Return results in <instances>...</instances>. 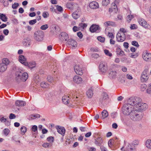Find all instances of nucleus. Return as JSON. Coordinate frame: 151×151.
<instances>
[{
	"label": "nucleus",
	"mask_w": 151,
	"mask_h": 151,
	"mask_svg": "<svg viewBox=\"0 0 151 151\" xmlns=\"http://www.w3.org/2000/svg\"><path fill=\"white\" fill-rule=\"evenodd\" d=\"M72 99L71 101L69 100V96L68 95H65L62 97V101L65 104H70V106L72 107L77 106V104L80 101L81 98L80 97L75 96L72 97Z\"/></svg>",
	"instance_id": "nucleus-1"
},
{
	"label": "nucleus",
	"mask_w": 151,
	"mask_h": 151,
	"mask_svg": "<svg viewBox=\"0 0 151 151\" xmlns=\"http://www.w3.org/2000/svg\"><path fill=\"white\" fill-rule=\"evenodd\" d=\"M136 101H140L138 103L134 104V109L135 110L141 111L143 110H145L148 107V105L147 104L143 103H141V99L139 98H137L136 99Z\"/></svg>",
	"instance_id": "nucleus-2"
},
{
	"label": "nucleus",
	"mask_w": 151,
	"mask_h": 151,
	"mask_svg": "<svg viewBox=\"0 0 151 151\" xmlns=\"http://www.w3.org/2000/svg\"><path fill=\"white\" fill-rule=\"evenodd\" d=\"M134 108V106L130 104L125 105L122 108V111L124 114L129 115L131 113H134V111L133 110Z\"/></svg>",
	"instance_id": "nucleus-3"
},
{
	"label": "nucleus",
	"mask_w": 151,
	"mask_h": 151,
	"mask_svg": "<svg viewBox=\"0 0 151 151\" xmlns=\"http://www.w3.org/2000/svg\"><path fill=\"white\" fill-rule=\"evenodd\" d=\"M44 33L42 30H39L35 32L34 38L35 40L38 41H41L43 40Z\"/></svg>",
	"instance_id": "nucleus-4"
},
{
	"label": "nucleus",
	"mask_w": 151,
	"mask_h": 151,
	"mask_svg": "<svg viewBox=\"0 0 151 151\" xmlns=\"http://www.w3.org/2000/svg\"><path fill=\"white\" fill-rule=\"evenodd\" d=\"M149 69V68L147 67L142 72L141 77V80L142 82H145L148 79L149 76L147 73Z\"/></svg>",
	"instance_id": "nucleus-5"
},
{
	"label": "nucleus",
	"mask_w": 151,
	"mask_h": 151,
	"mask_svg": "<svg viewBox=\"0 0 151 151\" xmlns=\"http://www.w3.org/2000/svg\"><path fill=\"white\" fill-rule=\"evenodd\" d=\"M74 70L77 74L81 76L83 75V70L81 66L76 65L74 67Z\"/></svg>",
	"instance_id": "nucleus-6"
},
{
	"label": "nucleus",
	"mask_w": 151,
	"mask_h": 151,
	"mask_svg": "<svg viewBox=\"0 0 151 151\" xmlns=\"http://www.w3.org/2000/svg\"><path fill=\"white\" fill-rule=\"evenodd\" d=\"M139 24L145 28L150 29L151 28L150 25L147 23V22L143 19L139 18L138 19Z\"/></svg>",
	"instance_id": "nucleus-7"
},
{
	"label": "nucleus",
	"mask_w": 151,
	"mask_h": 151,
	"mask_svg": "<svg viewBox=\"0 0 151 151\" xmlns=\"http://www.w3.org/2000/svg\"><path fill=\"white\" fill-rule=\"evenodd\" d=\"M69 38L68 34L65 32H62L59 36V39L61 41H66Z\"/></svg>",
	"instance_id": "nucleus-8"
},
{
	"label": "nucleus",
	"mask_w": 151,
	"mask_h": 151,
	"mask_svg": "<svg viewBox=\"0 0 151 151\" xmlns=\"http://www.w3.org/2000/svg\"><path fill=\"white\" fill-rule=\"evenodd\" d=\"M142 58L146 61L151 60V53L148 52L147 50L144 51L142 54Z\"/></svg>",
	"instance_id": "nucleus-9"
},
{
	"label": "nucleus",
	"mask_w": 151,
	"mask_h": 151,
	"mask_svg": "<svg viewBox=\"0 0 151 151\" xmlns=\"http://www.w3.org/2000/svg\"><path fill=\"white\" fill-rule=\"evenodd\" d=\"M99 70L102 73H105L108 70L107 64L105 63L102 62L99 65Z\"/></svg>",
	"instance_id": "nucleus-10"
},
{
	"label": "nucleus",
	"mask_w": 151,
	"mask_h": 151,
	"mask_svg": "<svg viewBox=\"0 0 151 151\" xmlns=\"http://www.w3.org/2000/svg\"><path fill=\"white\" fill-rule=\"evenodd\" d=\"M117 41L118 42H123L126 39L125 34L118 33L116 36Z\"/></svg>",
	"instance_id": "nucleus-11"
},
{
	"label": "nucleus",
	"mask_w": 151,
	"mask_h": 151,
	"mask_svg": "<svg viewBox=\"0 0 151 151\" xmlns=\"http://www.w3.org/2000/svg\"><path fill=\"white\" fill-rule=\"evenodd\" d=\"M109 11L110 13L114 12L116 13L117 12V8L115 3H112L111 4V6L109 8Z\"/></svg>",
	"instance_id": "nucleus-12"
},
{
	"label": "nucleus",
	"mask_w": 151,
	"mask_h": 151,
	"mask_svg": "<svg viewBox=\"0 0 151 151\" xmlns=\"http://www.w3.org/2000/svg\"><path fill=\"white\" fill-rule=\"evenodd\" d=\"M89 7L91 9H96L99 8V5L97 2L93 1L90 3Z\"/></svg>",
	"instance_id": "nucleus-13"
},
{
	"label": "nucleus",
	"mask_w": 151,
	"mask_h": 151,
	"mask_svg": "<svg viewBox=\"0 0 151 151\" xmlns=\"http://www.w3.org/2000/svg\"><path fill=\"white\" fill-rule=\"evenodd\" d=\"M56 128L59 134H61L63 136L64 135L65 132V130L64 128L63 127H61L60 126H58L56 127Z\"/></svg>",
	"instance_id": "nucleus-14"
},
{
	"label": "nucleus",
	"mask_w": 151,
	"mask_h": 151,
	"mask_svg": "<svg viewBox=\"0 0 151 151\" xmlns=\"http://www.w3.org/2000/svg\"><path fill=\"white\" fill-rule=\"evenodd\" d=\"M19 61L25 65H28V63L26 61V59L24 56L23 55H20L19 56Z\"/></svg>",
	"instance_id": "nucleus-15"
},
{
	"label": "nucleus",
	"mask_w": 151,
	"mask_h": 151,
	"mask_svg": "<svg viewBox=\"0 0 151 151\" xmlns=\"http://www.w3.org/2000/svg\"><path fill=\"white\" fill-rule=\"evenodd\" d=\"M117 141V139L116 138H114L112 139H110L108 143L109 146L110 147H111L113 145H114L116 144Z\"/></svg>",
	"instance_id": "nucleus-16"
},
{
	"label": "nucleus",
	"mask_w": 151,
	"mask_h": 151,
	"mask_svg": "<svg viewBox=\"0 0 151 151\" xmlns=\"http://www.w3.org/2000/svg\"><path fill=\"white\" fill-rule=\"evenodd\" d=\"M47 81L52 84H55L57 80V78L55 77H53L52 76H49L47 78Z\"/></svg>",
	"instance_id": "nucleus-17"
},
{
	"label": "nucleus",
	"mask_w": 151,
	"mask_h": 151,
	"mask_svg": "<svg viewBox=\"0 0 151 151\" xmlns=\"http://www.w3.org/2000/svg\"><path fill=\"white\" fill-rule=\"evenodd\" d=\"M99 26L97 25L93 24L90 28V30L92 32H94L99 29Z\"/></svg>",
	"instance_id": "nucleus-18"
},
{
	"label": "nucleus",
	"mask_w": 151,
	"mask_h": 151,
	"mask_svg": "<svg viewBox=\"0 0 151 151\" xmlns=\"http://www.w3.org/2000/svg\"><path fill=\"white\" fill-rule=\"evenodd\" d=\"M102 138L101 137H98L95 141V143L99 146H101L103 142Z\"/></svg>",
	"instance_id": "nucleus-19"
},
{
	"label": "nucleus",
	"mask_w": 151,
	"mask_h": 151,
	"mask_svg": "<svg viewBox=\"0 0 151 151\" xmlns=\"http://www.w3.org/2000/svg\"><path fill=\"white\" fill-rule=\"evenodd\" d=\"M67 44L68 45H70L73 47H75L77 46V42L73 40L69 39L67 42Z\"/></svg>",
	"instance_id": "nucleus-20"
},
{
	"label": "nucleus",
	"mask_w": 151,
	"mask_h": 151,
	"mask_svg": "<svg viewBox=\"0 0 151 151\" xmlns=\"http://www.w3.org/2000/svg\"><path fill=\"white\" fill-rule=\"evenodd\" d=\"M73 80L74 82L77 83H80L82 81L81 77L78 76H75L73 78Z\"/></svg>",
	"instance_id": "nucleus-21"
},
{
	"label": "nucleus",
	"mask_w": 151,
	"mask_h": 151,
	"mask_svg": "<svg viewBox=\"0 0 151 151\" xmlns=\"http://www.w3.org/2000/svg\"><path fill=\"white\" fill-rule=\"evenodd\" d=\"M104 25L106 27L109 26L115 27L116 26L115 23L111 21H108L105 22L104 23Z\"/></svg>",
	"instance_id": "nucleus-22"
},
{
	"label": "nucleus",
	"mask_w": 151,
	"mask_h": 151,
	"mask_svg": "<svg viewBox=\"0 0 151 151\" xmlns=\"http://www.w3.org/2000/svg\"><path fill=\"white\" fill-rule=\"evenodd\" d=\"M15 104L18 106H23L25 105V103L23 101L17 100L16 101Z\"/></svg>",
	"instance_id": "nucleus-23"
},
{
	"label": "nucleus",
	"mask_w": 151,
	"mask_h": 151,
	"mask_svg": "<svg viewBox=\"0 0 151 151\" xmlns=\"http://www.w3.org/2000/svg\"><path fill=\"white\" fill-rule=\"evenodd\" d=\"M132 115V114H130V118L131 119L134 120H138L141 119V117H140L139 116V114H135V115Z\"/></svg>",
	"instance_id": "nucleus-24"
},
{
	"label": "nucleus",
	"mask_w": 151,
	"mask_h": 151,
	"mask_svg": "<svg viewBox=\"0 0 151 151\" xmlns=\"http://www.w3.org/2000/svg\"><path fill=\"white\" fill-rule=\"evenodd\" d=\"M7 66L5 64L3 63L0 64V72H4L7 69Z\"/></svg>",
	"instance_id": "nucleus-25"
},
{
	"label": "nucleus",
	"mask_w": 151,
	"mask_h": 151,
	"mask_svg": "<svg viewBox=\"0 0 151 151\" xmlns=\"http://www.w3.org/2000/svg\"><path fill=\"white\" fill-rule=\"evenodd\" d=\"M36 64L35 62L32 61L28 63V65L26 66H28L31 69L35 67L36 66Z\"/></svg>",
	"instance_id": "nucleus-26"
},
{
	"label": "nucleus",
	"mask_w": 151,
	"mask_h": 151,
	"mask_svg": "<svg viewBox=\"0 0 151 151\" xmlns=\"http://www.w3.org/2000/svg\"><path fill=\"white\" fill-rule=\"evenodd\" d=\"M28 78V74L26 72H24L22 76L21 79L23 81H25Z\"/></svg>",
	"instance_id": "nucleus-27"
},
{
	"label": "nucleus",
	"mask_w": 151,
	"mask_h": 151,
	"mask_svg": "<svg viewBox=\"0 0 151 151\" xmlns=\"http://www.w3.org/2000/svg\"><path fill=\"white\" fill-rule=\"evenodd\" d=\"M145 145L148 149H151V139H148L146 141Z\"/></svg>",
	"instance_id": "nucleus-28"
},
{
	"label": "nucleus",
	"mask_w": 151,
	"mask_h": 151,
	"mask_svg": "<svg viewBox=\"0 0 151 151\" xmlns=\"http://www.w3.org/2000/svg\"><path fill=\"white\" fill-rule=\"evenodd\" d=\"M86 95L88 98H91L93 95V92L92 90H88V91H87Z\"/></svg>",
	"instance_id": "nucleus-29"
},
{
	"label": "nucleus",
	"mask_w": 151,
	"mask_h": 151,
	"mask_svg": "<svg viewBox=\"0 0 151 151\" xmlns=\"http://www.w3.org/2000/svg\"><path fill=\"white\" fill-rule=\"evenodd\" d=\"M0 19L4 22H6L7 21V18L5 14H0Z\"/></svg>",
	"instance_id": "nucleus-30"
},
{
	"label": "nucleus",
	"mask_w": 151,
	"mask_h": 151,
	"mask_svg": "<svg viewBox=\"0 0 151 151\" xmlns=\"http://www.w3.org/2000/svg\"><path fill=\"white\" fill-rule=\"evenodd\" d=\"M102 118L103 119H105L108 116V114L107 111L106 110H104L102 112Z\"/></svg>",
	"instance_id": "nucleus-31"
},
{
	"label": "nucleus",
	"mask_w": 151,
	"mask_h": 151,
	"mask_svg": "<svg viewBox=\"0 0 151 151\" xmlns=\"http://www.w3.org/2000/svg\"><path fill=\"white\" fill-rule=\"evenodd\" d=\"M72 16L73 18L77 19L80 16L79 14L78 13L77 11L74 12L72 14Z\"/></svg>",
	"instance_id": "nucleus-32"
},
{
	"label": "nucleus",
	"mask_w": 151,
	"mask_h": 151,
	"mask_svg": "<svg viewBox=\"0 0 151 151\" xmlns=\"http://www.w3.org/2000/svg\"><path fill=\"white\" fill-rule=\"evenodd\" d=\"M9 61L8 59L6 58H4L2 60V63H1L4 64L7 66L9 64Z\"/></svg>",
	"instance_id": "nucleus-33"
},
{
	"label": "nucleus",
	"mask_w": 151,
	"mask_h": 151,
	"mask_svg": "<svg viewBox=\"0 0 151 151\" xmlns=\"http://www.w3.org/2000/svg\"><path fill=\"white\" fill-rule=\"evenodd\" d=\"M127 32V31L126 29L123 28H121L118 33L125 34V33H126Z\"/></svg>",
	"instance_id": "nucleus-34"
},
{
	"label": "nucleus",
	"mask_w": 151,
	"mask_h": 151,
	"mask_svg": "<svg viewBox=\"0 0 151 151\" xmlns=\"http://www.w3.org/2000/svg\"><path fill=\"white\" fill-rule=\"evenodd\" d=\"M47 140L49 142V143L52 144L54 141V137L52 136H50L47 138Z\"/></svg>",
	"instance_id": "nucleus-35"
},
{
	"label": "nucleus",
	"mask_w": 151,
	"mask_h": 151,
	"mask_svg": "<svg viewBox=\"0 0 151 151\" xmlns=\"http://www.w3.org/2000/svg\"><path fill=\"white\" fill-rule=\"evenodd\" d=\"M41 86L42 88H49V86L47 83L43 82H42L41 84Z\"/></svg>",
	"instance_id": "nucleus-36"
},
{
	"label": "nucleus",
	"mask_w": 151,
	"mask_h": 151,
	"mask_svg": "<svg viewBox=\"0 0 151 151\" xmlns=\"http://www.w3.org/2000/svg\"><path fill=\"white\" fill-rule=\"evenodd\" d=\"M110 3V0H102V4L103 6H106Z\"/></svg>",
	"instance_id": "nucleus-37"
},
{
	"label": "nucleus",
	"mask_w": 151,
	"mask_h": 151,
	"mask_svg": "<svg viewBox=\"0 0 151 151\" xmlns=\"http://www.w3.org/2000/svg\"><path fill=\"white\" fill-rule=\"evenodd\" d=\"M134 16L133 15H128L127 17V22H129L132 19H133L134 18Z\"/></svg>",
	"instance_id": "nucleus-38"
},
{
	"label": "nucleus",
	"mask_w": 151,
	"mask_h": 151,
	"mask_svg": "<svg viewBox=\"0 0 151 151\" xmlns=\"http://www.w3.org/2000/svg\"><path fill=\"white\" fill-rule=\"evenodd\" d=\"M52 145V144L48 143H45L42 145V146L45 148L50 147Z\"/></svg>",
	"instance_id": "nucleus-39"
},
{
	"label": "nucleus",
	"mask_w": 151,
	"mask_h": 151,
	"mask_svg": "<svg viewBox=\"0 0 151 151\" xmlns=\"http://www.w3.org/2000/svg\"><path fill=\"white\" fill-rule=\"evenodd\" d=\"M104 51L105 54L106 55L109 56V57H111L112 56V53L110 52L109 50L106 49L104 50Z\"/></svg>",
	"instance_id": "nucleus-40"
},
{
	"label": "nucleus",
	"mask_w": 151,
	"mask_h": 151,
	"mask_svg": "<svg viewBox=\"0 0 151 151\" xmlns=\"http://www.w3.org/2000/svg\"><path fill=\"white\" fill-rule=\"evenodd\" d=\"M27 128L25 127H22L21 128V133L22 134H24L26 132Z\"/></svg>",
	"instance_id": "nucleus-41"
},
{
	"label": "nucleus",
	"mask_w": 151,
	"mask_h": 151,
	"mask_svg": "<svg viewBox=\"0 0 151 151\" xmlns=\"http://www.w3.org/2000/svg\"><path fill=\"white\" fill-rule=\"evenodd\" d=\"M102 96H103V99L104 100H105L108 98V96L106 93L104 92L103 93Z\"/></svg>",
	"instance_id": "nucleus-42"
},
{
	"label": "nucleus",
	"mask_w": 151,
	"mask_h": 151,
	"mask_svg": "<svg viewBox=\"0 0 151 151\" xmlns=\"http://www.w3.org/2000/svg\"><path fill=\"white\" fill-rule=\"evenodd\" d=\"M48 25L47 24L43 25L40 27V29L43 30H45L48 28Z\"/></svg>",
	"instance_id": "nucleus-43"
},
{
	"label": "nucleus",
	"mask_w": 151,
	"mask_h": 151,
	"mask_svg": "<svg viewBox=\"0 0 151 151\" xmlns=\"http://www.w3.org/2000/svg\"><path fill=\"white\" fill-rule=\"evenodd\" d=\"M37 22V19H34L33 20H30L29 23L30 25H33L36 23Z\"/></svg>",
	"instance_id": "nucleus-44"
},
{
	"label": "nucleus",
	"mask_w": 151,
	"mask_h": 151,
	"mask_svg": "<svg viewBox=\"0 0 151 151\" xmlns=\"http://www.w3.org/2000/svg\"><path fill=\"white\" fill-rule=\"evenodd\" d=\"M9 130L8 129H5L4 130V134L6 136H7L8 135L9 133Z\"/></svg>",
	"instance_id": "nucleus-45"
},
{
	"label": "nucleus",
	"mask_w": 151,
	"mask_h": 151,
	"mask_svg": "<svg viewBox=\"0 0 151 151\" xmlns=\"http://www.w3.org/2000/svg\"><path fill=\"white\" fill-rule=\"evenodd\" d=\"M98 39L99 41L101 42H104L105 40L104 38L102 37L101 36L98 37Z\"/></svg>",
	"instance_id": "nucleus-46"
},
{
	"label": "nucleus",
	"mask_w": 151,
	"mask_h": 151,
	"mask_svg": "<svg viewBox=\"0 0 151 151\" xmlns=\"http://www.w3.org/2000/svg\"><path fill=\"white\" fill-rule=\"evenodd\" d=\"M19 4L18 3H14L12 5V7L14 9H16L19 6Z\"/></svg>",
	"instance_id": "nucleus-47"
},
{
	"label": "nucleus",
	"mask_w": 151,
	"mask_h": 151,
	"mask_svg": "<svg viewBox=\"0 0 151 151\" xmlns=\"http://www.w3.org/2000/svg\"><path fill=\"white\" fill-rule=\"evenodd\" d=\"M132 45H133L137 47L139 46L138 42L136 41H133L132 42Z\"/></svg>",
	"instance_id": "nucleus-48"
},
{
	"label": "nucleus",
	"mask_w": 151,
	"mask_h": 151,
	"mask_svg": "<svg viewBox=\"0 0 151 151\" xmlns=\"http://www.w3.org/2000/svg\"><path fill=\"white\" fill-rule=\"evenodd\" d=\"M117 51L118 52L119 51V53L118 52V54L120 55H123L124 53V52L122 50L120 49L119 48H117Z\"/></svg>",
	"instance_id": "nucleus-49"
},
{
	"label": "nucleus",
	"mask_w": 151,
	"mask_h": 151,
	"mask_svg": "<svg viewBox=\"0 0 151 151\" xmlns=\"http://www.w3.org/2000/svg\"><path fill=\"white\" fill-rule=\"evenodd\" d=\"M49 16V14L47 12H44L42 14V16L45 18Z\"/></svg>",
	"instance_id": "nucleus-50"
},
{
	"label": "nucleus",
	"mask_w": 151,
	"mask_h": 151,
	"mask_svg": "<svg viewBox=\"0 0 151 151\" xmlns=\"http://www.w3.org/2000/svg\"><path fill=\"white\" fill-rule=\"evenodd\" d=\"M79 25L80 26L82 27L83 29H84V28H86L87 26L86 24L82 23L80 24Z\"/></svg>",
	"instance_id": "nucleus-51"
},
{
	"label": "nucleus",
	"mask_w": 151,
	"mask_h": 151,
	"mask_svg": "<svg viewBox=\"0 0 151 151\" xmlns=\"http://www.w3.org/2000/svg\"><path fill=\"white\" fill-rule=\"evenodd\" d=\"M130 28L131 29H137V27L135 24H132L131 25Z\"/></svg>",
	"instance_id": "nucleus-52"
},
{
	"label": "nucleus",
	"mask_w": 151,
	"mask_h": 151,
	"mask_svg": "<svg viewBox=\"0 0 151 151\" xmlns=\"http://www.w3.org/2000/svg\"><path fill=\"white\" fill-rule=\"evenodd\" d=\"M73 30L74 32H76L79 30V28L76 26H74L73 28Z\"/></svg>",
	"instance_id": "nucleus-53"
},
{
	"label": "nucleus",
	"mask_w": 151,
	"mask_h": 151,
	"mask_svg": "<svg viewBox=\"0 0 151 151\" xmlns=\"http://www.w3.org/2000/svg\"><path fill=\"white\" fill-rule=\"evenodd\" d=\"M133 149L131 147L130 145H129L128 146V147L126 148V151H133Z\"/></svg>",
	"instance_id": "nucleus-54"
},
{
	"label": "nucleus",
	"mask_w": 151,
	"mask_h": 151,
	"mask_svg": "<svg viewBox=\"0 0 151 151\" xmlns=\"http://www.w3.org/2000/svg\"><path fill=\"white\" fill-rule=\"evenodd\" d=\"M57 9L58 11L61 12L63 10L62 7L58 5L56 6Z\"/></svg>",
	"instance_id": "nucleus-55"
},
{
	"label": "nucleus",
	"mask_w": 151,
	"mask_h": 151,
	"mask_svg": "<svg viewBox=\"0 0 151 151\" xmlns=\"http://www.w3.org/2000/svg\"><path fill=\"white\" fill-rule=\"evenodd\" d=\"M108 36L109 38H111V39L114 38V36L112 33L109 32Z\"/></svg>",
	"instance_id": "nucleus-56"
},
{
	"label": "nucleus",
	"mask_w": 151,
	"mask_h": 151,
	"mask_svg": "<svg viewBox=\"0 0 151 151\" xmlns=\"http://www.w3.org/2000/svg\"><path fill=\"white\" fill-rule=\"evenodd\" d=\"M32 130L33 132H35L37 130V127L36 126H33L32 128Z\"/></svg>",
	"instance_id": "nucleus-57"
},
{
	"label": "nucleus",
	"mask_w": 151,
	"mask_h": 151,
	"mask_svg": "<svg viewBox=\"0 0 151 151\" xmlns=\"http://www.w3.org/2000/svg\"><path fill=\"white\" fill-rule=\"evenodd\" d=\"M16 117V116L15 114H10L9 118L10 119H14Z\"/></svg>",
	"instance_id": "nucleus-58"
},
{
	"label": "nucleus",
	"mask_w": 151,
	"mask_h": 151,
	"mask_svg": "<svg viewBox=\"0 0 151 151\" xmlns=\"http://www.w3.org/2000/svg\"><path fill=\"white\" fill-rule=\"evenodd\" d=\"M3 33L5 35H7L9 33V31L7 29H5L4 30Z\"/></svg>",
	"instance_id": "nucleus-59"
},
{
	"label": "nucleus",
	"mask_w": 151,
	"mask_h": 151,
	"mask_svg": "<svg viewBox=\"0 0 151 151\" xmlns=\"http://www.w3.org/2000/svg\"><path fill=\"white\" fill-rule=\"evenodd\" d=\"M77 35L80 38H81L83 37V35L81 32H78L77 33Z\"/></svg>",
	"instance_id": "nucleus-60"
},
{
	"label": "nucleus",
	"mask_w": 151,
	"mask_h": 151,
	"mask_svg": "<svg viewBox=\"0 0 151 151\" xmlns=\"http://www.w3.org/2000/svg\"><path fill=\"white\" fill-rule=\"evenodd\" d=\"M88 150L89 151H95L96 150V148L93 147H89Z\"/></svg>",
	"instance_id": "nucleus-61"
},
{
	"label": "nucleus",
	"mask_w": 151,
	"mask_h": 151,
	"mask_svg": "<svg viewBox=\"0 0 151 151\" xmlns=\"http://www.w3.org/2000/svg\"><path fill=\"white\" fill-rule=\"evenodd\" d=\"M110 74L112 75L113 76L112 77H114L116 76V71L111 72Z\"/></svg>",
	"instance_id": "nucleus-62"
},
{
	"label": "nucleus",
	"mask_w": 151,
	"mask_h": 151,
	"mask_svg": "<svg viewBox=\"0 0 151 151\" xmlns=\"http://www.w3.org/2000/svg\"><path fill=\"white\" fill-rule=\"evenodd\" d=\"M0 120L2 122H5L6 121L7 119L4 117H2L1 119Z\"/></svg>",
	"instance_id": "nucleus-63"
},
{
	"label": "nucleus",
	"mask_w": 151,
	"mask_h": 151,
	"mask_svg": "<svg viewBox=\"0 0 151 151\" xmlns=\"http://www.w3.org/2000/svg\"><path fill=\"white\" fill-rule=\"evenodd\" d=\"M129 44L127 42H124L123 44V45L124 47L126 48H127L128 47Z\"/></svg>",
	"instance_id": "nucleus-64"
}]
</instances>
